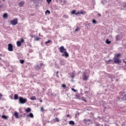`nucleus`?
<instances>
[{
  "mask_svg": "<svg viewBox=\"0 0 126 126\" xmlns=\"http://www.w3.org/2000/svg\"><path fill=\"white\" fill-rule=\"evenodd\" d=\"M62 87L64 89H65V88H66V86L65 84H63L62 85Z\"/></svg>",
  "mask_w": 126,
  "mask_h": 126,
  "instance_id": "bb28decb",
  "label": "nucleus"
},
{
  "mask_svg": "<svg viewBox=\"0 0 126 126\" xmlns=\"http://www.w3.org/2000/svg\"><path fill=\"white\" fill-rule=\"evenodd\" d=\"M124 7L126 8V4H125V5H124Z\"/></svg>",
  "mask_w": 126,
  "mask_h": 126,
  "instance_id": "49530a36",
  "label": "nucleus"
},
{
  "mask_svg": "<svg viewBox=\"0 0 126 126\" xmlns=\"http://www.w3.org/2000/svg\"><path fill=\"white\" fill-rule=\"evenodd\" d=\"M2 96H3L1 94H0V99H1V97H2Z\"/></svg>",
  "mask_w": 126,
  "mask_h": 126,
  "instance_id": "e433bc0d",
  "label": "nucleus"
},
{
  "mask_svg": "<svg viewBox=\"0 0 126 126\" xmlns=\"http://www.w3.org/2000/svg\"><path fill=\"white\" fill-rule=\"evenodd\" d=\"M20 63H22L23 64V63H24V60H20Z\"/></svg>",
  "mask_w": 126,
  "mask_h": 126,
  "instance_id": "4be33fe9",
  "label": "nucleus"
},
{
  "mask_svg": "<svg viewBox=\"0 0 126 126\" xmlns=\"http://www.w3.org/2000/svg\"><path fill=\"white\" fill-rule=\"evenodd\" d=\"M39 40H40V38H38V37H37V38H36V39H35V40H36V41H39Z\"/></svg>",
  "mask_w": 126,
  "mask_h": 126,
  "instance_id": "f704fd0d",
  "label": "nucleus"
},
{
  "mask_svg": "<svg viewBox=\"0 0 126 126\" xmlns=\"http://www.w3.org/2000/svg\"><path fill=\"white\" fill-rule=\"evenodd\" d=\"M3 1H4V0H3Z\"/></svg>",
  "mask_w": 126,
  "mask_h": 126,
  "instance_id": "4d7b16f0",
  "label": "nucleus"
},
{
  "mask_svg": "<svg viewBox=\"0 0 126 126\" xmlns=\"http://www.w3.org/2000/svg\"><path fill=\"white\" fill-rule=\"evenodd\" d=\"M12 25H16L18 23V20L17 19H14L10 21Z\"/></svg>",
  "mask_w": 126,
  "mask_h": 126,
  "instance_id": "20e7f679",
  "label": "nucleus"
},
{
  "mask_svg": "<svg viewBox=\"0 0 126 126\" xmlns=\"http://www.w3.org/2000/svg\"><path fill=\"white\" fill-rule=\"evenodd\" d=\"M79 30V28H77L75 30V32H77V31H78Z\"/></svg>",
  "mask_w": 126,
  "mask_h": 126,
  "instance_id": "7c9ffc66",
  "label": "nucleus"
},
{
  "mask_svg": "<svg viewBox=\"0 0 126 126\" xmlns=\"http://www.w3.org/2000/svg\"><path fill=\"white\" fill-rule=\"evenodd\" d=\"M54 110H56V108H54Z\"/></svg>",
  "mask_w": 126,
  "mask_h": 126,
  "instance_id": "603ef678",
  "label": "nucleus"
},
{
  "mask_svg": "<svg viewBox=\"0 0 126 126\" xmlns=\"http://www.w3.org/2000/svg\"><path fill=\"white\" fill-rule=\"evenodd\" d=\"M63 18H66V19H67L68 18V16L67 15H64L63 16Z\"/></svg>",
  "mask_w": 126,
  "mask_h": 126,
  "instance_id": "a878e982",
  "label": "nucleus"
},
{
  "mask_svg": "<svg viewBox=\"0 0 126 126\" xmlns=\"http://www.w3.org/2000/svg\"><path fill=\"white\" fill-rule=\"evenodd\" d=\"M0 56H1V54H0Z\"/></svg>",
  "mask_w": 126,
  "mask_h": 126,
  "instance_id": "5fc2aeb1",
  "label": "nucleus"
},
{
  "mask_svg": "<svg viewBox=\"0 0 126 126\" xmlns=\"http://www.w3.org/2000/svg\"><path fill=\"white\" fill-rule=\"evenodd\" d=\"M3 16L4 18H6L7 17V14L6 13L4 14Z\"/></svg>",
  "mask_w": 126,
  "mask_h": 126,
  "instance_id": "5701e85b",
  "label": "nucleus"
},
{
  "mask_svg": "<svg viewBox=\"0 0 126 126\" xmlns=\"http://www.w3.org/2000/svg\"><path fill=\"white\" fill-rule=\"evenodd\" d=\"M20 104H25L27 102V98H24L22 97H20L19 99Z\"/></svg>",
  "mask_w": 126,
  "mask_h": 126,
  "instance_id": "7ed1b4c3",
  "label": "nucleus"
},
{
  "mask_svg": "<svg viewBox=\"0 0 126 126\" xmlns=\"http://www.w3.org/2000/svg\"><path fill=\"white\" fill-rule=\"evenodd\" d=\"M1 118L2 119H4V120H7L8 119V117L6 115H2Z\"/></svg>",
  "mask_w": 126,
  "mask_h": 126,
  "instance_id": "4468645a",
  "label": "nucleus"
},
{
  "mask_svg": "<svg viewBox=\"0 0 126 126\" xmlns=\"http://www.w3.org/2000/svg\"><path fill=\"white\" fill-rule=\"evenodd\" d=\"M62 62H61V64H63L62 63Z\"/></svg>",
  "mask_w": 126,
  "mask_h": 126,
  "instance_id": "09e8293b",
  "label": "nucleus"
},
{
  "mask_svg": "<svg viewBox=\"0 0 126 126\" xmlns=\"http://www.w3.org/2000/svg\"><path fill=\"white\" fill-rule=\"evenodd\" d=\"M69 125H75V124L74 123V122L73 121H69Z\"/></svg>",
  "mask_w": 126,
  "mask_h": 126,
  "instance_id": "6ab92c4d",
  "label": "nucleus"
},
{
  "mask_svg": "<svg viewBox=\"0 0 126 126\" xmlns=\"http://www.w3.org/2000/svg\"><path fill=\"white\" fill-rule=\"evenodd\" d=\"M18 99V94H15L14 95V99L17 100Z\"/></svg>",
  "mask_w": 126,
  "mask_h": 126,
  "instance_id": "f3484780",
  "label": "nucleus"
},
{
  "mask_svg": "<svg viewBox=\"0 0 126 126\" xmlns=\"http://www.w3.org/2000/svg\"><path fill=\"white\" fill-rule=\"evenodd\" d=\"M49 43H51V40H48L47 41L45 42V44L46 45H48V44H49Z\"/></svg>",
  "mask_w": 126,
  "mask_h": 126,
  "instance_id": "b1692460",
  "label": "nucleus"
},
{
  "mask_svg": "<svg viewBox=\"0 0 126 126\" xmlns=\"http://www.w3.org/2000/svg\"><path fill=\"white\" fill-rule=\"evenodd\" d=\"M20 42H21V43H23V42H24V39L23 38H22L21 39V41H20Z\"/></svg>",
  "mask_w": 126,
  "mask_h": 126,
  "instance_id": "2f4dec72",
  "label": "nucleus"
},
{
  "mask_svg": "<svg viewBox=\"0 0 126 126\" xmlns=\"http://www.w3.org/2000/svg\"><path fill=\"white\" fill-rule=\"evenodd\" d=\"M79 13H79V12H75V10H73L72 11V14H75L76 15H77V14H79Z\"/></svg>",
  "mask_w": 126,
  "mask_h": 126,
  "instance_id": "dca6fc26",
  "label": "nucleus"
},
{
  "mask_svg": "<svg viewBox=\"0 0 126 126\" xmlns=\"http://www.w3.org/2000/svg\"><path fill=\"white\" fill-rule=\"evenodd\" d=\"M14 117H15L16 119H18L19 118V117L18 116V112H15L14 114Z\"/></svg>",
  "mask_w": 126,
  "mask_h": 126,
  "instance_id": "1a4fd4ad",
  "label": "nucleus"
},
{
  "mask_svg": "<svg viewBox=\"0 0 126 126\" xmlns=\"http://www.w3.org/2000/svg\"><path fill=\"white\" fill-rule=\"evenodd\" d=\"M0 60H1V58L0 57Z\"/></svg>",
  "mask_w": 126,
  "mask_h": 126,
  "instance_id": "3c124183",
  "label": "nucleus"
},
{
  "mask_svg": "<svg viewBox=\"0 0 126 126\" xmlns=\"http://www.w3.org/2000/svg\"><path fill=\"white\" fill-rule=\"evenodd\" d=\"M55 120H56V122H57V123H59L60 122V120H59V118H58V117H56Z\"/></svg>",
  "mask_w": 126,
  "mask_h": 126,
  "instance_id": "c85d7f7f",
  "label": "nucleus"
},
{
  "mask_svg": "<svg viewBox=\"0 0 126 126\" xmlns=\"http://www.w3.org/2000/svg\"><path fill=\"white\" fill-rule=\"evenodd\" d=\"M81 13H82V14L83 13V12H81Z\"/></svg>",
  "mask_w": 126,
  "mask_h": 126,
  "instance_id": "8fccbe9b",
  "label": "nucleus"
},
{
  "mask_svg": "<svg viewBox=\"0 0 126 126\" xmlns=\"http://www.w3.org/2000/svg\"><path fill=\"white\" fill-rule=\"evenodd\" d=\"M111 62H112V60H109L108 61H105V63H107V64H109V63H111Z\"/></svg>",
  "mask_w": 126,
  "mask_h": 126,
  "instance_id": "aec40b11",
  "label": "nucleus"
},
{
  "mask_svg": "<svg viewBox=\"0 0 126 126\" xmlns=\"http://www.w3.org/2000/svg\"><path fill=\"white\" fill-rule=\"evenodd\" d=\"M71 90H72V91H73L74 92H76V90H75L73 88H72Z\"/></svg>",
  "mask_w": 126,
  "mask_h": 126,
  "instance_id": "72a5a7b5",
  "label": "nucleus"
},
{
  "mask_svg": "<svg viewBox=\"0 0 126 126\" xmlns=\"http://www.w3.org/2000/svg\"><path fill=\"white\" fill-rule=\"evenodd\" d=\"M97 15H98V16H99V17H100V16H101V14H98Z\"/></svg>",
  "mask_w": 126,
  "mask_h": 126,
  "instance_id": "c03bdc74",
  "label": "nucleus"
},
{
  "mask_svg": "<svg viewBox=\"0 0 126 126\" xmlns=\"http://www.w3.org/2000/svg\"><path fill=\"white\" fill-rule=\"evenodd\" d=\"M121 56V54H118L115 55L113 59L114 60L115 63H121V60L119 59Z\"/></svg>",
  "mask_w": 126,
  "mask_h": 126,
  "instance_id": "f03ea898",
  "label": "nucleus"
},
{
  "mask_svg": "<svg viewBox=\"0 0 126 126\" xmlns=\"http://www.w3.org/2000/svg\"><path fill=\"white\" fill-rule=\"evenodd\" d=\"M83 101H84L85 102H87L86 101V99H85V98H83Z\"/></svg>",
  "mask_w": 126,
  "mask_h": 126,
  "instance_id": "ea45409f",
  "label": "nucleus"
},
{
  "mask_svg": "<svg viewBox=\"0 0 126 126\" xmlns=\"http://www.w3.org/2000/svg\"><path fill=\"white\" fill-rule=\"evenodd\" d=\"M27 118H34V115H33V113H30L29 114L27 115Z\"/></svg>",
  "mask_w": 126,
  "mask_h": 126,
  "instance_id": "6e6552de",
  "label": "nucleus"
},
{
  "mask_svg": "<svg viewBox=\"0 0 126 126\" xmlns=\"http://www.w3.org/2000/svg\"><path fill=\"white\" fill-rule=\"evenodd\" d=\"M106 43L109 45L111 44V41H109V39H106Z\"/></svg>",
  "mask_w": 126,
  "mask_h": 126,
  "instance_id": "412c9836",
  "label": "nucleus"
},
{
  "mask_svg": "<svg viewBox=\"0 0 126 126\" xmlns=\"http://www.w3.org/2000/svg\"><path fill=\"white\" fill-rule=\"evenodd\" d=\"M24 3L25 2H24L23 1H21L19 3V6H20V7H21V6H23V5H24Z\"/></svg>",
  "mask_w": 126,
  "mask_h": 126,
  "instance_id": "9b49d317",
  "label": "nucleus"
},
{
  "mask_svg": "<svg viewBox=\"0 0 126 126\" xmlns=\"http://www.w3.org/2000/svg\"><path fill=\"white\" fill-rule=\"evenodd\" d=\"M31 100L32 101H35V100H36V96H33L32 97H31Z\"/></svg>",
  "mask_w": 126,
  "mask_h": 126,
  "instance_id": "a211bd4d",
  "label": "nucleus"
},
{
  "mask_svg": "<svg viewBox=\"0 0 126 126\" xmlns=\"http://www.w3.org/2000/svg\"><path fill=\"white\" fill-rule=\"evenodd\" d=\"M21 42H20V41H18L17 42V47H20L21 46Z\"/></svg>",
  "mask_w": 126,
  "mask_h": 126,
  "instance_id": "ddd939ff",
  "label": "nucleus"
},
{
  "mask_svg": "<svg viewBox=\"0 0 126 126\" xmlns=\"http://www.w3.org/2000/svg\"><path fill=\"white\" fill-rule=\"evenodd\" d=\"M9 97L10 98V99H13V94H11V95H9Z\"/></svg>",
  "mask_w": 126,
  "mask_h": 126,
  "instance_id": "393cba45",
  "label": "nucleus"
},
{
  "mask_svg": "<svg viewBox=\"0 0 126 126\" xmlns=\"http://www.w3.org/2000/svg\"><path fill=\"white\" fill-rule=\"evenodd\" d=\"M8 50L9 52H12L13 51V46L12 44H9L8 45Z\"/></svg>",
  "mask_w": 126,
  "mask_h": 126,
  "instance_id": "39448f33",
  "label": "nucleus"
},
{
  "mask_svg": "<svg viewBox=\"0 0 126 126\" xmlns=\"http://www.w3.org/2000/svg\"><path fill=\"white\" fill-rule=\"evenodd\" d=\"M93 23H94V24H96V20H93Z\"/></svg>",
  "mask_w": 126,
  "mask_h": 126,
  "instance_id": "c756f323",
  "label": "nucleus"
},
{
  "mask_svg": "<svg viewBox=\"0 0 126 126\" xmlns=\"http://www.w3.org/2000/svg\"><path fill=\"white\" fill-rule=\"evenodd\" d=\"M123 96H124L121 97L122 99H123V100H126V94L124 93L123 94Z\"/></svg>",
  "mask_w": 126,
  "mask_h": 126,
  "instance_id": "2eb2a0df",
  "label": "nucleus"
},
{
  "mask_svg": "<svg viewBox=\"0 0 126 126\" xmlns=\"http://www.w3.org/2000/svg\"><path fill=\"white\" fill-rule=\"evenodd\" d=\"M58 73H59V71H57V77H59V75H58Z\"/></svg>",
  "mask_w": 126,
  "mask_h": 126,
  "instance_id": "4c0bfd02",
  "label": "nucleus"
},
{
  "mask_svg": "<svg viewBox=\"0 0 126 126\" xmlns=\"http://www.w3.org/2000/svg\"><path fill=\"white\" fill-rule=\"evenodd\" d=\"M89 25H90V23L89 24Z\"/></svg>",
  "mask_w": 126,
  "mask_h": 126,
  "instance_id": "864d4df0",
  "label": "nucleus"
},
{
  "mask_svg": "<svg viewBox=\"0 0 126 126\" xmlns=\"http://www.w3.org/2000/svg\"><path fill=\"white\" fill-rule=\"evenodd\" d=\"M39 102H40V103H42L43 100H42V99L39 100Z\"/></svg>",
  "mask_w": 126,
  "mask_h": 126,
  "instance_id": "79ce46f5",
  "label": "nucleus"
},
{
  "mask_svg": "<svg viewBox=\"0 0 126 126\" xmlns=\"http://www.w3.org/2000/svg\"><path fill=\"white\" fill-rule=\"evenodd\" d=\"M45 13H48V14H50V13H51V12L49 10H47L45 12Z\"/></svg>",
  "mask_w": 126,
  "mask_h": 126,
  "instance_id": "cd10ccee",
  "label": "nucleus"
},
{
  "mask_svg": "<svg viewBox=\"0 0 126 126\" xmlns=\"http://www.w3.org/2000/svg\"><path fill=\"white\" fill-rule=\"evenodd\" d=\"M43 65H44V64L43 63H40L39 64H37L35 67V69H36V70H38V69H40L42 66H43Z\"/></svg>",
  "mask_w": 126,
  "mask_h": 126,
  "instance_id": "423d86ee",
  "label": "nucleus"
},
{
  "mask_svg": "<svg viewBox=\"0 0 126 126\" xmlns=\"http://www.w3.org/2000/svg\"><path fill=\"white\" fill-rule=\"evenodd\" d=\"M96 126H101L99 124H96Z\"/></svg>",
  "mask_w": 126,
  "mask_h": 126,
  "instance_id": "58836bf2",
  "label": "nucleus"
},
{
  "mask_svg": "<svg viewBox=\"0 0 126 126\" xmlns=\"http://www.w3.org/2000/svg\"><path fill=\"white\" fill-rule=\"evenodd\" d=\"M59 50L60 51V53H61L62 54L63 53L62 55V57H65L66 58H68V57H69V55L66 51V49L64 48V47L63 46L60 47L59 49Z\"/></svg>",
  "mask_w": 126,
  "mask_h": 126,
  "instance_id": "f257e3e1",
  "label": "nucleus"
},
{
  "mask_svg": "<svg viewBox=\"0 0 126 126\" xmlns=\"http://www.w3.org/2000/svg\"><path fill=\"white\" fill-rule=\"evenodd\" d=\"M25 111L26 113H30V112H31V108H28L25 110Z\"/></svg>",
  "mask_w": 126,
  "mask_h": 126,
  "instance_id": "f8f14e48",
  "label": "nucleus"
},
{
  "mask_svg": "<svg viewBox=\"0 0 126 126\" xmlns=\"http://www.w3.org/2000/svg\"><path fill=\"white\" fill-rule=\"evenodd\" d=\"M66 117H67V118H69V117H70V115H66Z\"/></svg>",
  "mask_w": 126,
  "mask_h": 126,
  "instance_id": "37998d69",
  "label": "nucleus"
},
{
  "mask_svg": "<svg viewBox=\"0 0 126 126\" xmlns=\"http://www.w3.org/2000/svg\"><path fill=\"white\" fill-rule=\"evenodd\" d=\"M84 75L83 76V80H87L88 79V76L86 75L85 72H84Z\"/></svg>",
  "mask_w": 126,
  "mask_h": 126,
  "instance_id": "0eeeda50",
  "label": "nucleus"
},
{
  "mask_svg": "<svg viewBox=\"0 0 126 126\" xmlns=\"http://www.w3.org/2000/svg\"><path fill=\"white\" fill-rule=\"evenodd\" d=\"M71 77L72 78H73V77H74V75H71Z\"/></svg>",
  "mask_w": 126,
  "mask_h": 126,
  "instance_id": "a19ab883",
  "label": "nucleus"
},
{
  "mask_svg": "<svg viewBox=\"0 0 126 126\" xmlns=\"http://www.w3.org/2000/svg\"><path fill=\"white\" fill-rule=\"evenodd\" d=\"M0 7H2V5H0Z\"/></svg>",
  "mask_w": 126,
  "mask_h": 126,
  "instance_id": "a18cd8bd",
  "label": "nucleus"
},
{
  "mask_svg": "<svg viewBox=\"0 0 126 126\" xmlns=\"http://www.w3.org/2000/svg\"><path fill=\"white\" fill-rule=\"evenodd\" d=\"M41 112L44 111V107H41Z\"/></svg>",
  "mask_w": 126,
  "mask_h": 126,
  "instance_id": "c9c22d12",
  "label": "nucleus"
},
{
  "mask_svg": "<svg viewBox=\"0 0 126 126\" xmlns=\"http://www.w3.org/2000/svg\"><path fill=\"white\" fill-rule=\"evenodd\" d=\"M105 108V109H106V107H104Z\"/></svg>",
  "mask_w": 126,
  "mask_h": 126,
  "instance_id": "6e6d98bb",
  "label": "nucleus"
},
{
  "mask_svg": "<svg viewBox=\"0 0 126 126\" xmlns=\"http://www.w3.org/2000/svg\"><path fill=\"white\" fill-rule=\"evenodd\" d=\"M46 1L47 2H48V3H50V2H51V1H52V0H46Z\"/></svg>",
  "mask_w": 126,
  "mask_h": 126,
  "instance_id": "473e14b6",
  "label": "nucleus"
},
{
  "mask_svg": "<svg viewBox=\"0 0 126 126\" xmlns=\"http://www.w3.org/2000/svg\"><path fill=\"white\" fill-rule=\"evenodd\" d=\"M122 126H125V124H122Z\"/></svg>",
  "mask_w": 126,
  "mask_h": 126,
  "instance_id": "de8ad7c7",
  "label": "nucleus"
},
{
  "mask_svg": "<svg viewBox=\"0 0 126 126\" xmlns=\"http://www.w3.org/2000/svg\"><path fill=\"white\" fill-rule=\"evenodd\" d=\"M83 122H84V124H87V123H90V122H91V121L89 119L87 120L86 119H84Z\"/></svg>",
  "mask_w": 126,
  "mask_h": 126,
  "instance_id": "9d476101",
  "label": "nucleus"
}]
</instances>
